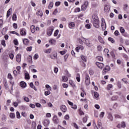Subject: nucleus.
Returning a JSON list of instances; mask_svg holds the SVG:
<instances>
[{"mask_svg": "<svg viewBox=\"0 0 129 129\" xmlns=\"http://www.w3.org/2000/svg\"><path fill=\"white\" fill-rule=\"evenodd\" d=\"M85 83L87 86H88L90 84V77L88 74H86Z\"/></svg>", "mask_w": 129, "mask_h": 129, "instance_id": "obj_1", "label": "nucleus"}, {"mask_svg": "<svg viewBox=\"0 0 129 129\" xmlns=\"http://www.w3.org/2000/svg\"><path fill=\"white\" fill-rule=\"evenodd\" d=\"M101 27L103 31H105L106 29V23L104 18H102L101 19Z\"/></svg>", "mask_w": 129, "mask_h": 129, "instance_id": "obj_2", "label": "nucleus"}, {"mask_svg": "<svg viewBox=\"0 0 129 129\" xmlns=\"http://www.w3.org/2000/svg\"><path fill=\"white\" fill-rule=\"evenodd\" d=\"M88 1H86L84 3V4L82 6L81 11H86V9L88 7Z\"/></svg>", "mask_w": 129, "mask_h": 129, "instance_id": "obj_3", "label": "nucleus"}, {"mask_svg": "<svg viewBox=\"0 0 129 129\" xmlns=\"http://www.w3.org/2000/svg\"><path fill=\"white\" fill-rule=\"evenodd\" d=\"M53 31H54V29H53V28L52 27L48 28L47 31V35H48V36H51Z\"/></svg>", "mask_w": 129, "mask_h": 129, "instance_id": "obj_4", "label": "nucleus"}, {"mask_svg": "<svg viewBox=\"0 0 129 129\" xmlns=\"http://www.w3.org/2000/svg\"><path fill=\"white\" fill-rule=\"evenodd\" d=\"M16 59L17 62H18V63H20L22 60V55H21L20 53H18L16 56Z\"/></svg>", "mask_w": 129, "mask_h": 129, "instance_id": "obj_5", "label": "nucleus"}, {"mask_svg": "<svg viewBox=\"0 0 129 129\" xmlns=\"http://www.w3.org/2000/svg\"><path fill=\"white\" fill-rule=\"evenodd\" d=\"M98 21H99V19L98 18V17H97V15H93L92 23H93L94 22H97Z\"/></svg>", "mask_w": 129, "mask_h": 129, "instance_id": "obj_6", "label": "nucleus"}, {"mask_svg": "<svg viewBox=\"0 0 129 129\" xmlns=\"http://www.w3.org/2000/svg\"><path fill=\"white\" fill-rule=\"evenodd\" d=\"M53 121L54 123L58 124L59 123V118L57 115H54L53 118Z\"/></svg>", "mask_w": 129, "mask_h": 129, "instance_id": "obj_7", "label": "nucleus"}, {"mask_svg": "<svg viewBox=\"0 0 129 129\" xmlns=\"http://www.w3.org/2000/svg\"><path fill=\"white\" fill-rule=\"evenodd\" d=\"M92 24H93L94 27H95V28H96V29H98V28H99V27H100L99 21H95L94 22H92Z\"/></svg>", "mask_w": 129, "mask_h": 129, "instance_id": "obj_8", "label": "nucleus"}, {"mask_svg": "<svg viewBox=\"0 0 129 129\" xmlns=\"http://www.w3.org/2000/svg\"><path fill=\"white\" fill-rule=\"evenodd\" d=\"M110 70V67L106 66L103 70V73L104 74H106V72H108Z\"/></svg>", "mask_w": 129, "mask_h": 129, "instance_id": "obj_9", "label": "nucleus"}, {"mask_svg": "<svg viewBox=\"0 0 129 129\" xmlns=\"http://www.w3.org/2000/svg\"><path fill=\"white\" fill-rule=\"evenodd\" d=\"M85 43L86 45H87V46H88V47H92V43L88 39H85Z\"/></svg>", "mask_w": 129, "mask_h": 129, "instance_id": "obj_10", "label": "nucleus"}, {"mask_svg": "<svg viewBox=\"0 0 129 129\" xmlns=\"http://www.w3.org/2000/svg\"><path fill=\"white\" fill-rule=\"evenodd\" d=\"M51 59H52L53 60H55L57 59V52H53L52 53V54L50 55Z\"/></svg>", "mask_w": 129, "mask_h": 129, "instance_id": "obj_11", "label": "nucleus"}, {"mask_svg": "<svg viewBox=\"0 0 129 129\" xmlns=\"http://www.w3.org/2000/svg\"><path fill=\"white\" fill-rule=\"evenodd\" d=\"M60 109L62 111V112H66V111H67V107H66V106L64 105L60 106Z\"/></svg>", "mask_w": 129, "mask_h": 129, "instance_id": "obj_12", "label": "nucleus"}, {"mask_svg": "<svg viewBox=\"0 0 129 129\" xmlns=\"http://www.w3.org/2000/svg\"><path fill=\"white\" fill-rule=\"evenodd\" d=\"M96 64L100 69H102L104 67V64L103 63L97 62H96Z\"/></svg>", "mask_w": 129, "mask_h": 129, "instance_id": "obj_13", "label": "nucleus"}, {"mask_svg": "<svg viewBox=\"0 0 129 129\" xmlns=\"http://www.w3.org/2000/svg\"><path fill=\"white\" fill-rule=\"evenodd\" d=\"M110 10V7H109V6L108 5H105L104 7V12H105V13H108V12H109Z\"/></svg>", "mask_w": 129, "mask_h": 129, "instance_id": "obj_14", "label": "nucleus"}, {"mask_svg": "<svg viewBox=\"0 0 129 129\" xmlns=\"http://www.w3.org/2000/svg\"><path fill=\"white\" fill-rule=\"evenodd\" d=\"M43 124L44 126H48L50 124V120L48 119H45L43 121Z\"/></svg>", "mask_w": 129, "mask_h": 129, "instance_id": "obj_15", "label": "nucleus"}, {"mask_svg": "<svg viewBox=\"0 0 129 129\" xmlns=\"http://www.w3.org/2000/svg\"><path fill=\"white\" fill-rule=\"evenodd\" d=\"M37 16H39L40 18H42L43 17V12H42V10H38L37 12L36 13Z\"/></svg>", "mask_w": 129, "mask_h": 129, "instance_id": "obj_16", "label": "nucleus"}, {"mask_svg": "<svg viewBox=\"0 0 129 129\" xmlns=\"http://www.w3.org/2000/svg\"><path fill=\"white\" fill-rule=\"evenodd\" d=\"M13 11V9L10 8L8 11L7 13V18H9L11 15H12V11Z\"/></svg>", "mask_w": 129, "mask_h": 129, "instance_id": "obj_17", "label": "nucleus"}, {"mask_svg": "<svg viewBox=\"0 0 129 129\" xmlns=\"http://www.w3.org/2000/svg\"><path fill=\"white\" fill-rule=\"evenodd\" d=\"M20 85H21V87H22V88H26L27 86V84L26 83V82L22 81V82H21Z\"/></svg>", "mask_w": 129, "mask_h": 129, "instance_id": "obj_18", "label": "nucleus"}, {"mask_svg": "<svg viewBox=\"0 0 129 129\" xmlns=\"http://www.w3.org/2000/svg\"><path fill=\"white\" fill-rule=\"evenodd\" d=\"M98 40L101 44H104V40H103V38L101 36H99L98 37Z\"/></svg>", "mask_w": 129, "mask_h": 129, "instance_id": "obj_19", "label": "nucleus"}, {"mask_svg": "<svg viewBox=\"0 0 129 129\" xmlns=\"http://www.w3.org/2000/svg\"><path fill=\"white\" fill-rule=\"evenodd\" d=\"M49 42L51 45H55L56 44V40L52 38L50 40H49Z\"/></svg>", "mask_w": 129, "mask_h": 129, "instance_id": "obj_20", "label": "nucleus"}, {"mask_svg": "<svg viewBox=\"0 0 129 129\" xmlns=\"http://www.w3.org/2000/svg\"><path fill=\"white\" fill-rule=\"evenodd\" d=\"M26 34L27 33H26V30H25V29L21 30L20 35H21V36H26Z\"/></svg>", "mask_w": 129, "mask_h": 129, "instance_id": "obj_21", "label": "nucleus"}, {"mask_svg": "<svg viewBox=\"0 0 129 129\" xmlns=\"http://www.w3.org/2000/svg\"><path fill=\"white\" fill-rule=\"evenodd\" d=\"M74 27H75V23H74V22H71L69 24V27L70 29H73Z\"/></svg>", "mask_w": 129, "mask_h": 129, "instance_id": "obj_22", "label": "nucleus"}, {"mask_svg": "<svg viewBox=\"0 0 129 129\" xmlns=\"http://www.w3.org/2000/svg\"><path fill=\"white\" fill-rule=\"evenodd\" d=\"M30 30L31 33H35L36 32V28H35V26L32 25L30 27Z\"/></svg>", "mask_w": 129, "mask_h": 129, "instance_id": "obj_23", "label": "nucleus"}, {"mask_svg": "<svg viewBox=\"0 0 129 129\" xmlns=\"http://www.w3.org/2000/svg\"><path fill=\"white\" fill-rule=\"evenodd\" d=\"M30 86L31 88H33V89H34L35 91H37V88H36V87L34 85V83H30Z\"/></svg>", "mask_w": 129, "mask_h": 129, "instance_id": "obj_24", "label": "nucleus"}, {"mask_svg": "<svg viewBox=\"0 0 129 129\" xmlns=\"http://www.w3.org/2000/svg\"><path fill=\"white\" fill-rule=\"evenodd\" d=\"M53 6H54V3H53V2H50L48 7V9H49V10L53 9Z\"/></svg>", "mask_w": 129, "mask_h": 129, "instance_id": "obj_25", "label": "nucleus"}, {"mask_svg": "<svg viewBox=\"0 0 129 129\" xmlns=\"http://www.w3.org/2000/svg\"><path fill=\"white\" fill-rule=\"evenodd\" d=\"M23 43L24 45H29V40L27 38L24 39L23 40Z\"/></svg>", "mask_w": 129, "mask_h": 129, "instance_id": "obj_26", "label": "nucleus"}, {"mask_svg": "<svg viewBox=\"0 0 129 129\" xmlns=\"http://www.w3.org/2000/svg\"><path fill=\"white\" fill-rule=\"evenodd\" d=\"M25 79H28L29 80L30 79V75L28 73H26L25 74Z\"/></svg>", "mask_w": 129, "mask_h": 129, "instance_id": "obj_27", "label": "nucleus"}, {"mask_svg": "<svg viewBox=\"0 0 129 129\" xmlns=\"http://www.w3.org/2000/svg\"><path fill=\"white\" fill-rule=\"evenodd\" d=\"M76 79L78 82H80V75L79 74H77Z\"/></svg>", "mask_w": 129, "mask_h": 129, "instance_id": "obj_28", "label": "nucleus"}, {"mask_svg": "<svg viewBox=\"0 0 129 129\" xmlns=\"http://www.w3.org/2000/svg\"><path fill=\"white\" fill-rule=\"evenodd\" d=\"M12 20L13 21H17V14H14L13 16H12Z\"/></svg>", "mask_w": 129, "mask_h": 129, "instance_id": "obj_29", "label": "nucleus"}, {"mask_svg": "<svg viewBox=\"0 0 129 129\" xmlns=\"http://www.w3.org/2000/svg\"><path fill=\"white\" fill-rule=\"evenodd\" d=\"M108 117V118H109V119H110V120H111V121H112V120H113V117H112V115L111 114L109 113Z\"/></svg>", "mask_w": 129, "mask_h": 129, "instance_id": "obj_30", "label": "nucleus"}, {"mask_svg": "<svg viewBox=\"0 0 129 129\" xmlns=\"http://www.w3.org/2000/svg\"><path fill=\"white\" fill-rule=\"evenodd\" d=\"M85 27L86 29H91V25H90V24H86Z\"/></svg>", "mask_w": 129, "mask_h": 129, "instance_id": "obj_31", "label": "nucleus"}, {"mask_svg": "<svg viewBox=\"0 0 129 129\" xmlns=\"http://www.w3.org/2000/svg\"><path fill=\"white\" fill-rule=\"evenodd\" d=\"M94 97H96V98H97V97H99V94H98L97 92H94Z\"/></svg>", "mask_w": 129, "mask_h": 129, "instance_id": "obj_32", "label": "nucleus"}, {"mask_svg": "<svg viewBox=\"0 0 129 129\" xmlns=\"http://www.w3.org/2000/svg\"><path fill=\"white\" fill-rule=\"evenodd\" d=\"M44 52L45 53H46V54H50V53L52 52V49L49 48L47 50H46Z\"/></svg>", "mask_w": 129, "mask_h": 129, "instance_id": "obj_33", "label": "nucleus"}, {"mask_svg": "<svg viewBox=\"0 0 129 129\" xmlns=\"http://www.w3.org/2000/svg\"><path fill=\"white\" fill-rule=\"evenodd\" d=\"M62 80H63V81H64V82H67V81H68V78H67L66 76H63Z\"/></svg>", "mask_w": 129, "mask_h": 129, "instance_id": "obj_34", "label": "nucleus"}, {"mask_svg": "<svg viewBox=\"0 0 129 129\" xmlns=\"http://www.w3.org/2000/svg\"><path fill=\"white\" fill-rule=\"evenodd\" d=\"M59 33V30H56L54 33V34H53V36L54 37H57V36H58V34Z\"/></svg>", "mask_w": 129, "mask_h": 129, "instance_id": "obj_35", "label": "nucleus"}, {"mask_svg": "<svg viewBox=\"0 0 129 129\" xmlns=\"http://www.w3.org/2000/svg\"><path fill=\"white\" fill-rule=\"evenodd\" d=\"M97 59H98L99 61H103V57H102V56H98Z\"/></svg>", "mask_w": 129, "mask_h": 129, "instance_id": "obj_36", "label": "nucleus"}, {"mask_svg": "<svg viewBox=\"0 0 129 129\" xmlns=\"http://www.w3.org/2000/svg\"><path fill=\"white\" fill-rule=\"evenodd\" d=\"M24 100L26 102H29L30 101V99H29L28 97L24 96Z\"/></svg>", "mask_w": 129, "mask_h": 129, "instance_id": "obj_37", "label": "nucleus"}, {"mask_svg": "<svg viewBox=\"0 0 129 129\" xmlns=\"http://www.w3.org/2000/svg\"><path fill=\"white\" fill-rule=\"evenodd\" d=\"M113 86L112 84H109L107 85V90H110L112 88Z\"/></svg>", "mask_w": 129, "mask_h": 129, "instance_id": "obj_38", "label": "nucleus"}, {"mask_svg": "<svg viewBox=\"0 0 129 129\" xmlns=\"http://www.w3.org/2000/svg\"><path fill=\"white\" fill-rule=\"evenodd\" d=\"M16 116L17 118H21V114H20L19 111L16 112Z\"/></svg>", "mask_w": 129, "mask_h": 129, "instance_id": "obj_39", "label": "nucleus"}, {"mask_svg": "<svg viewBox=\"0 0 129 129\" xmlns=\"http://www.w3.org/2000/svg\"><path fill=\"white\" fill-rule=\"evenodd\" d=\"M14 43L16 46H18V45L19 44V42L18 41V39H15L14 40Z\"/></svg>", "mask_w": 129, "mask_h": 129, "instance_id": "obj_40", "label": "nucleus"}, {"mask_svg": "<svg viewBox=\"0 0 129 129\" xmlns=\"http://www.w3.org/2000/svg\"><path fill=\"white\" fill-rule=\"evenodd\" d=\"M121 127L124 128L125 127L126 125H125V122H124V121H122L121 123Z\"/></svg>", "mask_w": 129, "mask_h": 129, "instance_id": "obj_41", "label": "nucleus"}, {"mask_svg": "<svg viewBox=\"0 0 129 129\" xmlns=\"http://www.w3.org/2000/svg\"><path fill=\"white\" fill-rule=\"evenodd\" d=\"M4 86L6 88H8V84H7V80H4Z\"/></svg>", "mask_w": 129, "mask_h": 129, "instance_id": "obj_42", "label": "nucleus"}, {"mask_svg": "<svg viewBox=\"0 0 129 129\" xmlns=\"http://www.w3.org/2000/svg\"><path fill=\"white\" fill-rule=\"evenodd\" d=\"M72 125L74 126V127H75V128L76 129H79V128L78 127V125H77V124H76V123H73L72 124Z\"/></svg>", "mask_w": 129, "mask_h": 129, "instance_id": "obj_43", "label": "nucleus"}, {"mask_svg": "<svg viewBox=\"0 0 129 129\" xmlns=\"http://www.w3.org/2000/svg\"><path fill=\"white\" fill-rule=\"evenodd\" d=\"M10 116L11 118H15V113H10Z\"/></svg>", "mask_w": 129, "mask_h": 129, "instance_id": "obj_44", "label": "nucleus"}, {"mask_svg": "<svg viewBox=\"0 0 129 129\" xmlns=\"http://www.w3.org/2000/svg\"><path fill=\"white\" fill-rule=\"evenodd\" d=\"M108 40L111 42V43H114V39L111 37H109Z\"/></svg>", "mask_w": 129, "mask_h": 129, "instance_id": "obj_45", "label": "nucleus"}, {"mask_svg": "<svg viewBox=\"0 0 129 129\" xmlns=\"http://www.w3.org/2000/svg\"><path fill=\"white\" fill-rule=\"evenodd\" d=\"M120 31L122 34H124V32H125L124 29H123V28H122V27H120Z\"/></svg>", "mask_w": 129, "mask_h": 129, "instance_id": "obj_46", "label": "nucleus"}, {"mask_svg": "<svg viewBox=\"0 0 129 129\" xmlns=\"http://www.w3.org/2000/svg\"><path fill=\"white\" fill-rule=\"evenodd\" d=\"M14 56L15 55L13 53H10L9 54L10 58V59H11V60H13V59H14Z\"/></svg>", "mask_w": 129, "mask_h": 129, "instance_id": "obj_47", "label": "nucleus"}, {"mask_svg": "<svg viewBox=\"0 0 129 129\" xmlns=\"http://www.w3.org/2000/svg\"><path fill=\"white\" fill-rule=\"evenodd\" d=\"M108 52H109V50L107 48H105L104 50V53L106 54L108 53Z\"/></svg>", "mask_w": 129, "mask_h": 129, "instance_id": "obj_48", "label": "nucleus"}, {"mask_svg": "<svg viewBox=\"0 0 129 129\" xmlns=\"http://www.w3.org/2000/svg\"><path fill=\"white\" fill-rule=\"evenodd\" d=\"M89 73L90 75H93V74H94V72L92 70H90L89 71Z\"/></svg>", "mask_w": 129, "mask_h": 129, "instance_id": "obj_49", "label": "nucleus"}, {"mask_svg": "<svg viewBox=\"0 0 129 129\" xmlns=\"http://www.w3.org/2000/svg\"><path fill=\"white\" fill-rule=\"evenodd\" d=\"M45 87L48 90H51L52 89V88H51V87H50V86L49 85H46Z\"/></svg>", "mask_w": 129, "mask_h": 129, "instance_id": "obj_50", "label": "nucleus"}, {"mask_svg": "<svg viewBox=\"0 0 129 129\" xmlns=\"http://www.w3.org/2000/svg\"><path fill=\"white\" fill-rule=\"evenodd\" d=\"M122 81H123V82L125 83L126 84H127V79L126 78H123L122 79Z\"/></svg>", "mask_w": 129, "mask_h": 129, "instance_id": "obj_51", "label": "nucleus"}, {"mask_svg": "<svg viewBox=\"0 0 129 129\" xmlns=\"http://www.w3.org/2000/svg\"><path fill=\"white\" fill-rule=\"evenodd\" d=\"M1 44H2V45H3V46H4V47H6V41L2 40V42H1Z\"/></svg>", "mask_w": 129, "mask_h": 129, "instance_id": "obj_52", "label": "nucleus"}, {"mask_svg": "<svg viewBox=\"0 0 129 129\" xmlns=\"http://www.w3.org/2000/svg\"><path fill=\"white\" fill-rule=\"evenodd\" d=\"M102 49V46H101V45H98L97 46L98 51H101Z\"/></svg>", "mask_w": 129, "mask_h": 129, "instance_id": "obj_53", "label": "nucleus"}, {"mask_svg": "<svg viewBox=\"0 0 129 129\" xmlns=\"http://www.w3.org/2000/svg\"><path fill=\"white\" fill-rule=\"evenodd\" d=\"M8 77L10 80H13V76H12V75L11 74H9Z\"/></svg>", "mask_w": 129, "mask_h": 129, "instance_id": "obj_54", "label": "nucleus"}, {"mask_svg": "<svg viewBox=\"0 0 129 129\" xmlns=\"http://www.w3.org/2000/svg\"><path fill=\"white\" fill-rule=\"evenodd\" d=\"M32 46H30L27 48L26 50L27 51H29V52H31V51H32Z\"/></svg>", "mask_w": 129, "mask_h": 129, "instance_id": "obj_55", "label": "nucleus"}, {"mask_svg": "<svg viewBox=\"0 0 129 129\" xmlns=\"http://www.w3.org/2000/svg\"><path fill=\"white\" fill-rule=\"evenodd\" d=\"M58 13V10L55 9L54 11L53 12L52 14L54 15V16H56L57 14Z\"/></svg>", "mask_w": 129, "mask_h": 129, "instance_id": "obj_56", "label": "nucleus"}, {"mask_svg": "<svg viewBox=\"0 0 129 129\" xmlns=\"http://www.w3.org/2000/svg\"><path fill=\"white\" fill-rule=\"evenodd\" d=\"M13 28H14V29H18V24H17V23H14L13 24Z\"/></svg>", "mask_w": 129, "mask_h": 129, "instance_id": "obj_57", "label": "nucleus"}, {"mask_svg": "<svg viewBox=\"0 0 129 129\" xmlns=\"http://www.w3.org/2000/svg\"><path fill=\"white\" fill-rule=\"evenodd\" d=\"M117 86H118V88H121V83H120V82H117Z\"/></svg>", "mask_w": 129, "mask_h": 129, "instance_id": "obj_58", "label": "nucleus"}, {"mask_svg": "<svg viewBox=\"0 0 129 129\" xmlns=\"http://www.w3.org/2000/svg\"><path fill=\"white\" fill-rule=\"evenodd\" d=\"M51 93V92L49 91H45L44 93L45 95H49V94Z\"/></svg>", "mask_w": 129, "mask_h": 129, "instance_id": "obj_59", "label": "nucleus"}, {"mask_svg": "<svg viewBox=\"0 0 129 129\" xmlns=\"http://www.w3.org/2000/svg\"><path fill=\"white\" fill-rule=\"evenodd\" d=\"M103 116H104V112H102L100 113V118H102L103 117Z\"/></svg>", "mask_w": 129, "mask_h": 129, "instance_id": "obj_60", "label": "nucleus"}, {"mask_svg": "<svg viewBox=\"0 0 129 129\" xmlns=\"http://www.w3.org/2000/svg\"><path fill=\"white\" fill-rule=\"evenodd\" d=\"M28 61L30 63H32V56L29 55L28 57Z\"/></svg>", "mask_w": 129, "mask_h": 129, "instance_id": "obj_61", "label": "nucleus"}, {"mask_svg": "<svg viewBox=\"0 0 129 129\" xmlns=\"http://www.w3.org/2000/svg\"><path fill=\"white\" fill-rule=\"evenodd\" d=\"M114 35L115 36H118L119 35V32H118V31L116 30L114 32Z\"/></svg>", "mask_w": 129, "mask_h": 129, "instance_id": "obj_62", "label": "nucleus"}, {"mask_svg": "<svg viewBox=\"0 0 129 129\" xmlns=\"http://www.w3.org/2000/svg\"><path fill=\"white\" fill-rule=\"evenodd\" d=\"M35 105H36V107H38V108L41 107V104H40L39 103H36Z\"/></svg>", "mask_w": 129, "mask_h": 129, "instance_id": "obj_63", "label": "nucleus"}, {"mask_svg": "<svg viewBox=\"0 0 129 129\" xmlns=\"http://www.w3.org/2000/svg\"><path fill=\"white\" fill-rule=\"evenodd\" d=\"M30 107H31V108H35V106L34 104H30L29 105Z\"/></svg>", "mask_w": 129, "mask_h": 129, "instance_id": "obj_64", "label": "nucleus"}]
</instances>
